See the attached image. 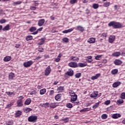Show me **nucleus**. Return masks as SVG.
<instances>
[{
	"label": "nucleus",
	"instance_id": "11",
	"mask_svg": "<svg viewBox=\"0 0 125 125\" xmlns=\"http://www.w3.org/2000/svg\"><path fill=\"white\" fill-rule=\"evenodd\" d=\"M74 29L75 27H73L69 29L63 31L62 33L63 34H68V33H71V32H73V31H74Z\"/></svg>",
	"mask_w": 125,
	"mask_h": 125
},
{
	"label": "nucleus",
	"instance_id": "53",
	"mask_svg": "<svg viewBox=\"0 0 125 125\" xmlns=\"http://www.w3.org/2000/svg\"><path fill=\"white\" fill-rule=\"evenodd\" d=\"M53 94H54V90H51L50 91V92H49V96H52V95H53Z\"/></svg>",
	"mask_w": 125,
	"mask_h": 125
},
{
	"label": "nucleus",
	"instance_id": "17",
	"mask_svg": "<svg viewBox=\"0 0 125 125\" xmlns=\"http://www.w3.org/2000/svg\"><path fill=\"white\" fill-rule=\"evenodd\" d=\"M96 39L95 38H90L87 40V42L89 43H94Z\"/></svg>",
	"mask_w": 125,
	"mask_h": 125
},
{
	"label": "nucleus",
	"instance_id": "22",
	"mask_svg": "<svg viewBox=\"0 0 125 125\" xmlns=\"http://www.w3.org/2000/svg\"><path fill=\"white\" fill-rule=\"evenodd\" d=\"M70 60H72V61H75V62H79L80 59L77 57L71 56L70 57Z\"/></svg>",
	"mask_w": 125,
	"mask_h": 125
},
{
	"label": "nucleus",
	"instance_id": "14",
	"mask_svg": "<svg viewBox=\"0 0 125 125\" xmlns=\"http://www.w3.org/2000/svg\"><path fill=\"white\" fill-rule=\"evenodd\" d=\"M114 63L115 65H122V64H123V62L120 60L117 59L114 61Z\"/></svg>",
	"mask_w": 125,
	"mask_h": 125
},
{
	"label": "nucleus",
	"instance_id": "25",
	"mask_svg": "<svg viewBox=\"0 0 125 125\" xmlns=\"http://www.w3.org/2000/svg\"><path fill=\"white\" fill-rule=\"evenodd\" d=\"M41 41L38 43L39 45H42L43 43H44V42L45 41V38H42L41 39Z\"/></svg>",
	"mask_w": 125,
	"mask_h": 125
},
{
	"label": "nucleus",
	"instance_id": "61",
	"mask_svg": "<svg viewBox=\"0 0 125 125\" xmlns=\"http://www.w3.org/2000/svg\"><path fill=\"white\" fill-rule=\"evenodd\" d=\"M102 63H104V64L107 63V60L104 59L101 61Z\"/></svg>",
	"mask_w": 125,
	"mask_h": 125
},
{
	"label": "nucleus",
	"instance_id": "33",
	"mask_svg": "<svg viewBox=\"0 0 125 125\" xmlns=\"http://www.w3.org/2000/svg\"><path fill=\"white\" fill-rule=\"evenodd\" d=\"M33 40V36L31 35H28L26 38V41L27 42L29 41H32Z\"/></svg>",
	"mask_w": 125,
	"mask_h": 125
},
{
	"label": "nucleus",
	"instance_id": "63",
	"mask_svg": "<svg viewBox=\"0 0 125 125\" xmlns=\"http://www.w3.org/2000/svg\"><path fill=\"white\" fill-rule=\"evenodd\" d=\"M13 105V104L11 103L7 105V108H9L10 107H11Z\"/></svg>",
	"mask_w": 125,
	"mask_h": 125
},
{
	"label": "nucleus",
	"instance_id": "20",
	"mask_svg": "<svg viewBox=\"0 0 125 125\" xmlns=\"http://www.w3.org/2000/svg\"><path fill=\"white\" fill-rule=\"evenodd\" d=\"M21 115H22V112L20 110H18L15 113V116L16 118H20V116H21Z\"/></svg>",
	"mask_w": 125,
	"mask_h": 125
},
{
	"label": "nucleus",
	"instance_id": "30",
	"mask_svg": "<svg viewBox=\"0 0 125 125\" xmlns=\"http://www.w3.org/2000/svg\"><path fill=\"white\" fill-rule=\"evenodd\" d=\"M78 67H85V66H87V64H86V63L79 62L78 64Z\"/></svg>",
	"mask_w": 125,
	"mask_h": 125
},
{
	"label": "nucleus",
	"instance_id": "8",
	"mask_svg": "<svg viewBox=\"0 0 125 125\" xmlns=\"http://www.w3.org/2000/svg\"><path fill=\"white\" fill-rule=\"evenodd\" d=\"M56 101H61L62 99V94H58L55 96Z\"/></svg>",
	"mask_w": 125,
	"mask_h": 125
},
{
	"label": "nucleus",
	"instance_id": "64",
	"mask_svg": "<svg viewBox=\"0 0 125 125\" xmlns=\"http://www.w3.org/2000/svg\"><path fill=\"white\" fill-rule=\"evenodd\" d=\"M6 125H13V123H12V122L10 121V122H8V123L6 124Z\"/></svg>",
	"mask_w": 125,
	"mask_h": 125
},
{
	"label": "nucleus",
	"instance_id": "24",
	"mask_svg": "<svg viewBox=\"0 0 125 125\" xmlns=\"http://www.w3.org/2000/svg\"><path fill=\"white\" fill-rule=\"evenodd\" d=\"M10 30V26L9 24H7L3 29L2 31L5 32V31H9Z\"/></svg>",
	"mask_w": 125,
	"mask_h": 125
},
{
	"label": "nucleus",
	"instance_id": "10",
	"mask_svg": "<svg viewBox=\"0 0 125 125\" xmlns=\"http://www.w3.org/2000/svg\"><path fill=\"white\" fill-rule=\"evenodd\" d=\"M45 22V20L42 19H41L38 21V25L39 26V27H42L44 24V22Z\"/></svg>",
	"mask_w": 125,
	"mask_h": 125
},
{
	"label": "nucleus",
	"instance_id": "26",
	"mask_svg": "<svg viewBox=\"0 0 125 125\" xmlns=\"http://www.w3.org/2000/svg\"><path fill=\"white\" fill-rule=\"evenodd\" d=\"M31 102H32V100H31L30 98H28L24 102V104L25 105H30V104H31Z\"/></svg>",
	"mask_w": 125,
	"mask_h": 125
},
{
	"label": "nucleus",
	"instance_id": "52",
	"mask_svg": "<svg viewBox=\"0 0 125 125\" xmlns=\"http://www.w3.org/2000/svg\"><path fill=\"white\" fill-rule=\"evenodd\" d=\"M24 110L27 112V113H29V112H31V111H32V109L31 108L27 107L25 108Z\"/></svg>",
	"mask_w": 125,
	"mask_h": 125
},
{
	"label": "nucleus",
	"instance_id": "27",
	"mask_svg": "<svg viewBox=\"0 0 125 125\" xmlns=\"http://www.w3.org/2000/svg\"><path fill=\"white\" fill-rule=\"evenodd\" d=\"M15 77V75L14 74V73L12 72L9 73V80H13V78H14Z\"/></svg>",
	"mask_w": 125,
	"mask_h": 125
},
{
	"label": "nucleus",
	"instance_id": "2",
	"mask_svg": "<svg viewBox=\"0 0 125 125\" xmlns=\"http://www.w3.org/2000/svg\"><path fill=\"white\" fill-rule=\"evenodd\" d=\"M38 120V116H34V115H31L29 116L28 118V122H30V123H36Z\"/></svg>",
	"mask_w": 125,
	"mask_h": 125
},
{
	"label": "nucleus",
	"instance_id": "41",
	"mask_svg": "<svg viewBox=\"0 0 125 125\" xmlns=\"http://www.w3.org/2000/svg\"><path fill=\"white\" fill-rule=\"evenodd\" d=\"M57 106V105H56V104H55V103H52V104H50V107L51 108H56Z\"/></svg>",
	"mask_w": 125,
	"mask_h": 125
},
{
	"label": "nucleus",
	"instance_id": "29",
	"mask_svg": "<svg viewBox=\"0 0 125 125\" xmlns=\"http://www.w3.org/2000/svg\"><path fill=\"white\" fill-rule=\"evenodd\" d=\"M57 90L58 92H63V91H64V87L60 86L58 88Z\"/></svg>",
	"mask_w": 125,
	"mask_h": 125
},
{
	"label": "nucleus",
	"instance_id": "5",
	"mask_svg": "<svg viewBox=\"0 0 125 125\" xmlns=\"http://www.w3.org/2000/svg\"><path fill=\"white\" fill-rule=\"evenodd\" d=\"M115 39L116 36L115 35H110L108 38V42L109 43H113Z\"/></svg>",
	"mask_w": 125,
	"mask_h": 125
},
{
	"label": "nucleus",
	"instance_id": "12",
	"mask_svg": "<svg viewBox=\"0 0 125 125\" xmlns=\"http://www.w3.org/2000/svg\"><path fill=\"white\" fill-rule=\"evenodd\" d=\"M121 84H122V83L121 82H115L113 84H112V86L113 87L116 88V87H118V86H119L120 85H121Z\"/></svg>",
	"mask_w": 125,
	"mask_h": 125
},
{
	"label": "nucleus",
	"instance_id": "6",
	"mask_svg": "<svg viewBox=\"0 0 125 125\" xmlns=\"http://www.w3.org/2000/svg\"><path fill=\"white\" fill-rule=\"evenodd\" d=\"M69 76V77H73L74 76V71L73 70H69L65 73V76Z\"/></svg>",
	"mask_w": 125,
	"mask_h": 125
},
{
	"label": "nucleus",
	"instance_id": "18",
	"mask_svg": "<svg viewBox=\"0 0 125 125\" xmlns=\"http://www.w3.org/2000/svg\"><path fill=\"white\" fill-rule=\"evenodd\" d=\"M10 60H11V56H6L3 59V61L4 62H9V61H10Z\"/></svg>",
	"mask_w": 125,
	"mask_h": 125
},
{
	"label": "nucleus",
	"instance_id": "9",
	"mask_svg": "<svg viewBox=\"0 0 125 125\" xmlns=\"http://www.w3.org/2000/svg\"><path fill=\"white\" fill-rule=\"evenodd\" d=\"M51 72V68H50V66H48L45 70V75L48 76L50 74Z\"/></svg>",
	"mask_w": 125,
	"mask_h": 125
},
{
	"label": "nucleus",
	"instance_id": "7",
	"mask_svg": "<svg viewBox=\"0 0 125 125\" xmlns=\"http://www.w3.org/2000/svg\"><path fill=\"white\" fill-rule=\"evenodd\" d=\"M68 66L71 68H78V63L75 62H71L68 63Z\"/></svg>",
	"mask_w": 125,
	"mask_h": 125
},
{
	"label": "nucleus",
	"instance_id": "40",
	"mask_svg": "<svg viewBox=\"0 0 125 125\" xmlns=\"http://www.w3.org/2000/svg\"><path fill=\"white\" fill-rule=\"evenodd\" d=\"M62 41L63 42H68L69 39H68V38L64 37L62 39Z\"/></svg>",
	"mask_w": 125,
	"mask_h": 125
},
{
	"label": "nucleus",
	"instance_id": "59",
	"mask_svg": "<svg viewBox=\"0 0 125 125\" xmlns=\"http://www.w3.org/2000/svg\"><path fill=\"white\" fill-rule=\"evenodd\" d=\"M86 61L88 62V63H91V62H92V61H93V60H92V59H90L89 60H86Z\"/></svg>",
	"mask_w": 125,
	"mask_h": 125
},
{
	"label": "nucleus",
	"instance_id": "49",
	"mask_svg": "<svg viewBox=\"0 0 125 125\" xmlns=\"http://www.w3.org/2000/svg\"><path fill=\"white\" fill-rule=\"evenodd\" d=\"M121 98H122V99H125V92H123L121 93Z\"/></svg>",
	"mask_w": 125,
	"mask_h": 125
},
{
	"label": "nucleus",
	"instance_id": "4",
	"mask_svg": "<svg viewBox=\"0 0 125 125\" xmlns=\"http://www.w3.org/2000/svg\"><path fill=\"white\" fill-rule=\"evenodd\" d=\"M31 65H33V61H28L27 62L23 63V66L25 68H28V67H31Z\"/></svg>",
	"mask_w": 125,
	"mask_h": 125
},
{
	"label": "nucleus",
	"instance_id": "54",
	"mask_svg": "<svg viewBox=\"0 0 125 125\" xmlns=\"http://www.w3.org/2000/svg\"><path fill=\"white\" fill-rule=\"evenodd\" d=\"M124 102V101H123V100L122 99H119L117 101V103H118V104H123Z\"/></svg>",
	"mask_w": 125,
	"mask_h": 125
},
{
	"label": "nucleus",
	"instance_id": "19",
	"mask_svg": "<svg viewBox=\"0 0 125 125\" xmlns=\"http://www.w3.org/2000/svg\"><path fill=\"white\" fill-rule=\"evenodd\" d=\"M100 76H101V74H100V73L97 74H96L95 76H92L91 78V79L93 81H94V80H97V79H98V78H99V77H100Z\"/></svg>",
	"mask_w": 125,
	"mask_h": 125
},
{
	"label": "nucleus",
	"instance_id": "38",
	"mask_svg": "<svg viewBox=\"0 0 125 125\" xmlns=\"http://www.w3.org/2000/svg\"><path fill=\"white\" fill-rule=\"evenodd\" d=\"M66 107H67V108H69L70 109H72V108H73V105L71 103H67L66 104Z\"/></svg>",
	"mask_w": 125,
	"mask_h": 125
},
{
	"label": "nucleus",
	"instance_id": "13",
	"mask_svg": "<svg viewBox=\"0 0 125 125\" xmlns=\"http://www.w3.org/2000/svg\"><path fill=\"white\" fill-rule=\"evenodd\" d=\"M97 96H98V91H95L90 95V97H91V98H94L95 97H97Z\"/></svg>",
	"mask_w": 125,
	"mask_h": 125
},
{
	"label": "nucleus",
	"instance_id": "62",
	"mask_svg": "<svg viewBox=\"0 0 125 125\" xmlns=\"http://www.w3.org/2000/svg\"><path fill=\"white\" fill-rule=\"evenodd\" d=\"M63 121H65V122H66V123H68V122H69V119L67 118V117L64 118L63 119Z\"/></svg>",
	"mask_w": 125,
	"mask_h": 125
},
{
	"label": "nucleus",
	"instance_id": "36",
	"mask_svg": "<svg viewBox=\"0 0 125 125\" xmlns=\"http://www.w3.org/2000/svg\"><path fill=\"white\" fill-rule=\"evenodd\" d=\"M75 77L77 79H79V78H81V77H82V73H77L75 74Z\"/></svg>",
	"mask_w": 125,
	"mask_h": 125
},
{
	"label": "nucleus",
	"instance_id": "43",
	"mask_svg": "<svg viewBox=\"0 0 125 125\" xmlns=\"http://www.w3.org/2000/svg\"><path fill=\"white\" fill-rule=\"evenodd\" d=\"M98 7H99V5H98V4L94 3L93 4V8H94V9H97Z\"/></svg>",
	"mask_w": 125,
	"mask_h": 125
},
{
	"label": "nucleus",
	"instance_id": "58",
	"mask_svg": "<svg viewBox=\"0 0 125 125\" xmlns=\"http://www.w3.org/2000/svg\"><path fill=\"white\" fill-rule=\"evenodd\" d=\"M37 94V91H36V90H34L30 93V95H33V94Z\"/></svg>",
	"mask_w": 125,
	"mask_h": 125
},
{
	"label": "nucleus",
	"instance_id": "44",
	"mask_svg": "<svg viewBox=\"0 0 125 125\" xmlns=\"http://www.w3.org/2000/svg\"><path fill=\"white\" fill-rule=\"evenodd\" d=\"M107 35H108V34L107 33H104L102 34L101 37L102 38H103L104 39H106V38H107Z\"/></svg>",
	"mask_w": 125,
	"mask_h": 125
},
{
	"label": "nucleus",
	"instance_id": "42",
	"mask_svg": "<svg viewBox=\"0 0 125 125\" xmlns=\"http://www.w3.org/2000/svg\"><path fill=\"white\" fill-rule=\"evenodd\" d=\"M110 5V2H106L104 3L103 6L104 7H108Z\"/></svg>",
	"mask_w": 125,
	"mask_h": 125
},
{
	"label": "nucleus",
	"instance_id": "15",
	"mask_svg": "<svg viewBox=\"0 0 125 125\" xmlns=\"http://www.w3.org/2000/svg\"><path fill=\"white\" fill-rule=\"evenodd\" d=\"M17 104L18 107H22L23 106V101L22 100H19L17 101Z\"/></svg>",
	"mask_w": 125,
	"mask_h": 125
},
{
	"label": "nucleus",
	"instance_id": "56",
	"mask_svg": "<svg viewBox=\"0 0 125 125\" xmlns=\"http://www.w3.org/2000/svg\"><path fill=\"white\" fill-rule=\"evenodd\" d=\"M42 56H39L37 57V58H36L35 60H36L37 61H40V59H41V58H42Z\"/></svg>",
	"mask_w": 125,
	"mask_h": 125
},
{
	"label": "nucleus",
	"instance_id": "1",
	"mask_svg": "<svg viewBox=\"0 0 125 125\" xmlns=\"http://www.w3.org/2000/svg\"><path fill=\"white\" fill-rule=\"evenodd\" d=\"M109 27H112L113 29H120L122 28V23L115 21H110L108 24Z\"/></svg>",
	"mask_w": 125,
	"mask_h": 125
},
{
	"label": "nucleus",
	"instance_id": "46",
	"mask_svg": "<svg viewBox=\"0 0 125 125\" xmlns=\"http://www.w3.org/2000/svg\"><path fill=\"white\" fill-rule=\"evenodd\" d=\"M101 57H102V55H97L95 57V59H96V60H100V59H101Z\"/></svg>",
	"mask_w": 125,
	"mask_h": 125
},
{
	"label": "nucleus",
	"instance_id": "3",
	"mask_svg": "<svg viewBox=\"0 0 125 125\" xmlns=\"http://www.w3.org/2000/svg\"><path fill=\"white\" fill-rule=\"evenodd\" d=\"M78 99V96H74L73 97H71V102L72 103H74L75 105H78L79 103H80V102H76L77 101V100Z\"/></svg>",
	"mask_w": 125,
	"mask_h": 125
},
{
	"label": "nucleus",
	"instance_id": "48",
	"mask_svg": "<svg viewBox=\"0 0 125 125\" xmlns=\"http://www.w3.org/2000/svg\"><path fill=\"white\" fill-rule=\"evenodd\" d=\"M42 107H45V108H46V107H49V103H46L45 104H43Z\"/></svg>",
	"mask_w": 125,
	"mask_h": 125
},
{
	"label": "nucleus",
	"instance_id": "55",
	"mask_svg": "<svg viewBox=\"0 0 125 125\" xmlns=\"http://www.w3.org/2000/svg\"><path fill=\"white\" fill-rule=\"evenodd\" d=\"M111 103V101L110 100H107L104 102L105 105H109Z\"/></svg>",
	"mask_w": 125,
	"mask_h": 125
},
{
	"label": "nucleus",
	"instance_id": "35",
	"mask_svg": "<svg viewBox=\"0 0 125 125\" xmlns=\"http://www.w3.org/2000/svg\"><path fill=\"white\" fill-rule=\"evenodd\" d=\"M6 94L7 95H8L9 96H11V95H15V93L14 92H6Z\"/></svg>",
	"mask_w": 125,
	"mask_h": 125
},
{
	"label": "nucleus",
	"instance_id": "50",
	"mask_svg": "<svg viewBox=\"0 0 125 125\" xmlns=\"http://www.w3.org/2000/svg\"><path fill=\"white\" fill-rule=\"evenodd\" d=\"M38 51L39 52H43V48L41 46H39L38 48Z\"/></svg>",
	"mask_w": 125,
	"mask_h": 125
},
{
	"label": "nucleus",
	"instance_id": "39",
	"mask_svg": "<svg viewBox=\"0 0 125 125\" xmlns=\"http://www.w3.org/2000/svg\"><path fill=\"white\" fill-rule=\"evenodd\" d=\"M99 104H100L99 102L96 103L95 105H93V109H96L99 106Z\"/></svg>",
	"mask_w": 125,
	"mask_h": 125
},
{
	"label": "nucleus",
	"instance_id": "60",
	"mask_svg": "<svg viewBox=\"0 0 125 125\" xmlns=\"http://www.w3.org/2000/svg\"><path fill=\"white\" fill-rule=\"evenodd\" d=\"M18 98H19L20 100H23V99H24V97H23V96H20L18 97Z\"/></svg>",
	"mask_w": 125,
	"mask_h": 125
},
{
	"label": "nucleus",
	"instance_id": "23",
	"mask_svg": "<svg viewBox=\"0 0 125 125\" xmlns=\"http://www.w3.org/2000/svg\"><path fill=\"white\" fill-rule=\"evenodd\" d=\"M112 56H113L114 57H119V56H121V52H115L112 54Z\"/></svg>",
	"mask_w": 125,
	"mask_h": 125
},
{
	"label": "nucleus",
	"instance_id": "57",
	"mask_svg": "<svg viewBox=\"0 0 125 125\" xmlns=\"http://www.w3.org/2000/svg\"><path fill=\"white\" fill-rule=\"evenodd\" d=\"M30 9L31 10H36V9H37V7H36L35 6H30Z\"/></svg>",
	"mask_w": 125,
	"mask_h": 125
},
{
	"label": "nucleus",
	"instance_id": "31",
	"mask_svg": "<svg viewBox=\"0 0 125 125\" xmlns=\"http://www.w3.org/2000/svg\"><path fill=\"white\" fill-rule=\"evenodd\" d=\"M118 70L117 69H114L111 71V73L112 75H117V74H118Z\"/></svg>",
	"mask_w": 125,
	"mask_h": 125
},
{
	"label": "nucleus",
	"instance_id": "47",
	"mask_svg": "<svg viewBox=\"0 0 125 125\" xmlns=\"http://www.w3.org/2000/svg\"><path fill=\"white\" fill-rule=\"evenodd\" d=\"M21 1H18L13 2V5H18L19 4H21Z\"/></svg>",
	"mask_w": 125,
	"mask_h": 125
},
{
	"label": "nucleus",
	"instance_id": "37",
	"mask_svg": "<svg viewBox=\"0 0 125 125\" xmlns=\"http://www.w3.org/2000/svg\"><path fill=\"white\" fill-rule=\"evenodd\" d=\"M101 118L103 120H106L108 118V115L106 114H103L101 116Z\"/></svg>",
	"mask_w": 125,
	"mask_h": 125
},
{
	"label": "nucleus",
	"instance_id": "16",
	"mask_svg": "<svg viewBox=\"0 0 125 125\" xmlns=\"http://www.w3.org/2000/svg\"><path fill=\"white\" fill-rule=\"evenodd\" d=\"M76 30H77V31H79L80 32H81L82 33H83L84 31V28H83L82 26L79 25L76 27Z\"/></svg>",
	"mask_w": 125,
	"mask_h": 125
},
{
	"label": "nucleus",
	"instance_id": "21",
	"mask_svg": "<svg viewBox=\"0 0 125 125\" xmlns=\"http://www.w3.org/2000/svg\"><path fill=\"white\" fill-rule=\"evenodd\" d=\"M122 115L120 114H114L112 115V118L113 119H118V118H121Z\"/></svg>",
	"mask_w": 125,
	"mask_h": 125
},
{
	"label": "nucleus",
	"instance_id": "51",
	"mask_svg": "<svg viewBox=\"0 0 125 125\" xmlns=\"http://www.w3.org/2000/svg\"><path fill=\"white\" fill-rule=\"evenodd\" d=\"M6 22V20L4 19H2L0 20V24H3Z\"/></svg>",
	"mask_w": 125,
	"mask_h": 125
},
{
	"label": "nucleus",
	"instance_id": "45",
	"mask_svg": "<svg viewBox=\"0 0 125 125\" xmlns=\"http://www.w3.org/2000/svg\"><path fill=\"white\" fill-rule=\"evenodd\" d=\"M78 2V0H70V3L71 4H75V3H77Z\"/></svg>",
	"mask_w": 125,
	"mask_h": 125
},
{
	"label": "nucleus",
	"instance_id": "28",
	"mask_svg": "<svg viewBox=\"0 0 125 125\" xmlns=\"http://www.w3.org/2000/svg\"><path fill=\"white\" fill-rule=\"evenodd\" d=\"M46 92V89L45 88H43L42 89H41L40 91V93L41 95H43Z\"/></svg>",
	"mask_w": 125,
	"mask_h": 125
},
{
	"label": "nucleus",
	"instance_id": "34",
	"mask_svg": "<svg viewBox=\"0 0 125 125\" xmlns=\"http://www.w3.org/2000/svg\"><path fill=\"white\" fill-rule=\"evenodd\" d=\"M60 55H61V54L59 55L57 58H55L54 61H55V62H59V61H60V58H61V56Z\"/></svg>",
	"mask_w": 125,
	"mask_h": 125
},
{
	"label": "nucleus",
	"instance_id": "32",
	"mask_svg": "<svg viewBox=\"0 0 125 125\" xmlns=\"http://www.w3.org/2000/svg\"><path fill=\"white\" fill-rule=\"evenodd\" d=\"M37 30V27L35 26H32L30 28H29V32H31V33L33 32H35Z\"/></svg>",
	"mask_w": 125,
	"mask_h": 125
}]
</instances>
